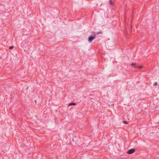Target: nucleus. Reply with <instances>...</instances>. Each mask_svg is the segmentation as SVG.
<instances>
[{
	"instance_id": "f257e3e1",
	"label": "nucleus",
	"mask_w": 159,
	"mask_h": 159,
	"mask_svg": "<svg viewBox=\"0 0 159 159\" xmlns=\"http://www.w3.org/2000/svg\"><path fill=\"white\" fill-rule=\"evenodd\" d=\"M92 34H93L92 35L89 36L88 38V41L89 43H91L93 40L96 38V36L97 35V34L95 33L94 32H92Z\"/></svg>"
},
{
	"instance_id": "f03ea898",
	"label": "nucleus",
	"mask_w": 159,
	"mask_h": 159,
	"mask_svg": "<svg viewBox=\"0 0 159 159\" xmlns=\"http://www.w3.org/2000/svg\"><path fill=\"white\" fill-rule=\"evenodd\" d=\"M135 151V149L134 148L131 149L129 150L127 152V153L129 154H132L134 153Z\"/></svg>"
},
{
	"instance_id": "7ed1b4c3",
	"label": "nucleus",
	"mask_w": 159,
	"mask_h": 159,
	"mask_svg": "<svg viewBox=\"0 0 159 159\" xmlns=\"http://www.w3.org/2000/svg\"><path fill=\"white\" fill-rule=\"evenodd\" d=\"M131 65L134 68H139V69H141L143 67L142 66H135V64L134 63H132L131 64Z\"/></svg>"
},
{
	"instance_id": "20e7f679",
	"label": "nucleus",
	"mask_w": 159,
	"mask_h": 159,
	"mask_svg": "<svg viewBox=\"0 0 159 159\" xmlns=\"http://www.w3.org/2000/svg\"><path fill=\"white\" fill-rule=\"evenodd\" d=\"M76 105V103H74V102H72V103H70L69 104L68 106H71V105Z\"/></svg>"
},
{
	"instance_id": "39448f33",
	"label": "nucleus",
	"mask_w": 159,
	"mask_h": 159,
	"mask_svg": "<svg viewBox=\"0 0 159 159\" xmlns=\"http://www.w3.org/2000/svg\"><path fill=\"white\" fill-rule=\"evenodd\" d=\"M109 3L111 5L113 4V2L111 0H110L109 2Z\"/></svg>"
},
{
	"instance_id": "423d86ee",
	"label": "nucleus",
	"mask_w": 159,
	"mask_h": 159,
	"mask_svg": "<svg viewBox=\"0 0 159 159\" xmlns=\"http://www.w3.org/2000/svg\"><path fill=\"white\" fill-rule=\"evenodd\" d=\"M123 123L124 124H128V122H127V121H123Z\"/></svg>"
},
{
	"instance_id": "0eeeda50",
	"label": "nucleus",
	"mask_w": 159,
	"mask_h": 159,
	"mask_svg": "<svg viewBox=\"0 0 159 159\" xmlns=\"http://www.w3.org/2000/svg\"><path fill=\"white\" fill-rule=\"evenodd\" d=\"M153 85L154 86H155L157 85V82H156L154 83V84H153Z\"/></svg>"
},
{
	"instance_id": "6e6552de",
	"label": "nucleus",
	"mask_w": 159,
	"mask_h": 159,
	"mask_svg": "<svg viewBox=\"0 0 159 159\" xmlns=\"http://www.w3.org/2000/svg\"><path fill=\"white\" fill-rule=\"evenodd\" d=\"M14 48V47L13 46H11L9 48V49H12L13 48Z\"/></svg>"
},
{
	"instance_id": "1a4fd4ad",
	"label": "nucleus",
	"mask_w": 159,
	"mask_h": 159,
	"mask_svg": "<svg viewBox=\"0 0 159 159\" xmlns=\"http://www.w3.org/2000/svg\"><path fill=\"white\" fill-rule=\"evenodd\" d=\"M101 33H102V32H98L96 34L97 35L98 34H99Z\"/></svg>"
},
{
	"instance_id": "9d476101",
	"label": "nucleus",
	"mask_w": 159,
	"mask_h": 159,
	"mask_svg": "<svg viewBox=\"0 0 159 159\" xmlns=\"http://www.w3.org/2000/svg\"><path fill=\"white\" fill-rule=\"evenodd\" d=\"M35 102H36V100H35Z\"/></svg>"
}]
</instances>
